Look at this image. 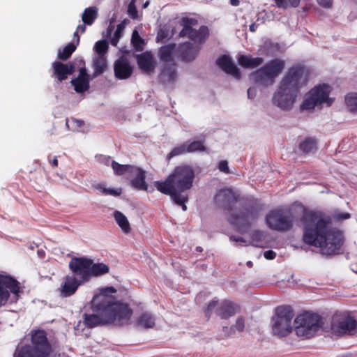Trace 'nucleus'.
Here are the masks:
<instances>
[{
	"instance_id": "f257e3e1",
	"label": "nucleus",
	"mask_w": 357,
	"mask_h": 357,
	"mask_svg": "<svg viewBox=\"0 0 357 357\" xmlns=\"http://www.w3.org/2000/svg\"><path fill=\"white\" fill-rule=\"evenodd\" d=\"M301 216L303 243L320 248L324 255L338 254L343 245L342 233L331 226L332 218L326 213L298 207Z\"/></svg>"
},
{
	"instance_id": "f03ea898",
	"label": "nucleus",
	"mask_w": 357,
	"mask_h": 357,
	"mask_svg": "<svg viewBox=\"0 0 357 357\" xmlns=\"http://www.w3.org/2000/svg\"><path fill=\"white\" fill-rule=\"evenodd\" d=\"M116 291L114 287H105L93 296L91 301V313L83 314L86 327L92 328L110 324L123 325L129 321L132 310L127 303L116 301Z\"/></svg>"
},
{
	"instance_id": "7ed1b4c3",
	"label": "nucleus",
	"mask_w": 357,
	"mask_h": 357,
	"mask_svg": "<svg viewBox=\"0 0 357 357\" xmlns=\"http://www.w3.org/2000/svg\"><path fill=\"white\" fill-rule=\"evenodd\" d=\"M309 69L303 64L290 66L273 96V103L283 110H290L294 105L301 88L306 85L310 77Z\"/></svg>"
},
{
	"instance_id": "20e7f679",
	"label": "nucleus",
	"mask_w": 357,
	"mask_h": 357,
	"mask_svg": "<svg viewBox=\"0 0 357 357\" xmlns=\"http://www.w3.org/2000/svg\"><path fill=\"white\" fill-rule=\"evenodd\" d=\"M195 171L186 164L175 167L165 181H154V187L164 195L184 193L193 185Z\"/></svg>"
},
{
	"instance_id": "39448f33",
	"label": "nucleus",
	"mask_w": 357,
	"mask_h": 357,
	"mask_svg": "<svg viewBox=\"0 0 357 357\" xmlns=\"http://www.w3.org/2000/svg\"><path fill=\"white\" fill-rule=\"evenodd\" d=\"M242 206L243 210L238 213H231L228 221L238 232L245 234L251 227L249 220H257L264 206L258 199L252 197L247 199Z\"/></svg>"
},
{
	"instance_id": "423d86ee",
	"label": "nucleus",
	"mask_w": 357,
	"mask_h": 357,
	"mask_svg": "<svg viewBox=\"0 0 357 357\" xmlns=\"http://www.w3.org/2000/svg\"><path fill=\"white\" fill-rule=\"evenodd\" d=\"M52 347L44 330L32 331L31 344H25L17 349L16 357H50Z\"/></svg>"
},
{
	"instance_id": "0eeeda50",
	"label": "nucleus",
	"mask_w": 357,
	"mask_h": 357,
	"mask_svg": "<svg viewBox=\"0 0 357 357\" xmlns=\"http://www.w3.org/2000/svg\"><path fill=\"white\" fill-rule=\"evenodd\" d=\"M297 210L294 207L277 208L271 210L265 217V222L268 228L279 232L290 231L294 226Z\"/></svg>"
},
{
	"instance_id": "6e6552de",
	"label": "nucleus",
	"mask_w": 357,
	"mask_h": 357,
	"mask_svg": "<svg viewBox=\"0 0 357 357\" xmlns=\"http://www.w3.org/2000/svg\"><path fill=\"white\" fill-rule=\"evenodd\" d=\"M284 65L283 60L272 59L262 67L251 73L250 79L259 86H271L274 84L276 77L282 73Z\"/></svg>"
},
{
	"instance_id": "1a4fd4ad",
	"label": "nucleus",
	"mask_w": 357,
	"mask_h": 357,
	"mask_svg": "<svg viewBox=\"0 0 357 357\" xmlns=\"http://www.w3.org/2000/svg\"><path fill=\"white\" fill-rule=\"evenodd\" d=\"M179 24L182 26L179 36L188 38L195 43L204 44L209 37L210 32L207 26L202 25L198 29L193 28L198 24V20L195 18L183 17L179 20Z\"/></svg>"
},
{
	"instance_id": "9d476101",
	"label": "nucleus",
	"mask_w": 357,
	"mask_h": 357,
	"mask_svg": "<svg viewBox=\"0 0 357 357\" xmlns=\"http://www.w3.org/2000/svg\"><path fill=\"white\" fill-rule=\"evenodd\" d=\"M331 91V86L326 84L314 86L307 94L301 105V109L310 110L324 103H326L327 106H331L333 102V100L329 98Z\"/></svg>"
},
{
	"instance_id": "9b49d317",
	"label": "nucleus",
	"mask_w": 357,
	"mask_h": 357,
	"mask_svg": "<svg viewBox=\"0 0 357 357\" xmlns=\"http://www.w3.org/2000/svg\"><path fill=\"white\" fill-rule=\"evenodd\" d=\"M294 316L290 306L281 305L275 309V317L272 327L274 335L286 337L292 331L291 321Z\"/></svg>"
},
{
	"instance_id": "f8f14e48",
	"label": "nucleus",
	"mask_w": 357,
	"mask_h": 357,
	"mask_svg": "<svg viewBox=\"0 0 357 357\" xmlns=\"http://www.w3.org/2000/svg\"><path fill=\"white\" fill-rule=\"evenodd\" d=\"M294 324L298 335L310 337L321 328V317L314 313L305 312L296 317Z\"/></svg>"
},
{
	"instance_id": "ddd939ff",
	"label": "nucleus",
	"mask_w": 357,
	"mask_h": 357,
	"mask_svg": "<svg viewBox=\"0 0 357 357\" xmlns=\"http://www.w3.org/2000/svg\"><path fill=\"white\" fill-rule=\"evenodd\" d=\"M240 199V195L230 188H223L217 191L213 197L215 204L229 213H235L234 207Z\"/></svg>"
},
{
	"instance_id": "4468645a",
	"label": "nucleus",
	"mask_w": 357,
	"mask_h": 357,
	"mask_svg": "<svg viewBox=\"0 0 357 357\" xmlns=\"http://www.w3.org/2000/svg\"><path fill=\"white\" fill-rule=\"evenodd\" d=\"M356 326V320L346 313H336L333 317L331 329L337 335L351 334Z\"/></svg>"
},
{
	"instance_id": "2eb2a0df",
	"label": "nucleus",
	"mask_w": 357,
	"mask_h": 357,
	"mask_svg": "<svg viewBox=\"0 0 357 357\" xmlns=\"http://www.w3.org/2000/svg\"><path fill=\"white\" fill-rule=\"evenodd\" d=\"M215 313L222 319H227L234 316L238 310V305L234 303L225 300L219 303L218 301H211L204 311L205 316L209 319L213 310Z\"/></svg>"
},
{
	"instance_id": "dca6fc26",
	"label": "nucleus",
	"mask_w": 357,
	"mask_h": 357,
	"mask_svg": "<svg viewBox=\"0 0 357 357\" xmlns=\"http://www.w3.org/2000/svg\"><path fill=\"white\" fill-rule=\"evenodd\" d=\"M92 259L86 257H73L69 262V268L76 278L82 283L90 280V266Z\"/></svg>"
},
{
	"instance_id": "f3484780",
	"label": "nucleus",
	"mask_w": 357,
	"mask_h": 357,
	"mask_svg": "<svg viewBox=\"0 0 357 357\" xmlns=\"http://www.w3.org/2000/svg\"><path fill=\"white\" fill-rule=\"evenodd\" d=\"M19 282L10 275L0 274V307L6 305L10 293L18 295L20 293Z\"/></svg>"
},
{
	"instance_id": "a211bd4d",
	"label": "nucleus",
	"mask_w": 357,
	"mask_h": 357,
	"mask_svg": "<svg viewBox=\"0 0 357 357\" xmlns=\"http://www.w3.org/2000/svg\"><path fill=\"white\" fill-rule=\"evenodd\" d=\"M114 72L116 79H126L132 75L133 68L126 57L121 56L114 63Z\"/></svg>"
},
{
	"instance_id": "6ab92c4d",
	"label": "nucleus",
	"mask_w": 357,
	"mask_h": 357,
	"mask_svg": "<svg viewBox=\"0 0 357 357\" xmlns=\"http://www.w3.org/2000/svg\"><path fill=\"white\" fill-rule=\"evenodd\" d=\"M53 75L59 82L66 80L68 75H73L75 72V66L71 63H63L61 61H54L52 63Z\"/></svg>"
},
{
	"instance_id": "aec40b11",
	"label": "nucleus",
	"mask_w": 357,
	"mask_h": 357,
	"mask_svg": "<svg viewBox=\"0 0 357 357\" xmlns=\"http://www.w3.org/2000/svg\"><path fill=\"white\" fill-rule=\"evenodd\" d=\"M82 284L75 275H66L59 288L60 295L62 297H69L73 295Z\"/></svg>"
},
{
	"instance_id": "412c9836",
	"label": "nucleus",
	"mask_w": 357,
	"mask_h": 357,
	"mask_svg": "<svg viewBox=\"0 0 357 357\" xmlns=\"http://www.w3.org/2000/svg\"><path fill=\"white\" fill-rule=\"evenodd\" d=\"M71 84L77 93H83L89 89L90 75L85 68H80L78 76L71 80Z\"/></svg>"
},
{
	"instance_id": "4be33fe9",
	"label": "nucleus",
	"mask_w": 357,
	"mask_h": 357,
	"mask_svg": "<svg viewBox=\"0 0 357 357\" xmlns=\"http://www.w3.org/2000/svg\"><path fill=\"white\" fill-rule=\"evenodd\" d=\"M217 65L226 73L231 75L236 79H239L241 77L240 70L234 63L228 55H222L216 61Z\"/></svg>"
},
{
	"instance_id": "5701e85b",
	"label": "nucleus",
	"mask_w": 357,
	"mask_h": 357,
	"mask_svg": "<svg viewBox=\"0 0 357 357\" xmlns=\"http://www.w3.org/2000/svg\"><path fill=\"white\" fill-rule=\"evenodd\" d=\"M137 61L139 68L146 74H151L154 72L155 63L152 54L145 52L137 55Z\"/></svg>"
},
{
	"instance_id": "b1692460",
	"label": "nucleus",
	"mask_w": 357,
	"mask_h": 357,
	"mask_svg": "<svg viewBox=\"0 0 357 357\" xmlns=\"http://www.w3.org/2000/svg\"><path fill=\"white\" fill-rule=\"evenodd\" d=\"M199 52V48L194 46L190 42H185L178 47L180 57L183 61H191L194 60Z\"/></svg>"
},
{
	"instance_id": "393cba45",
	"label": "nucleus",
	"mask_w": 357,
	"mask_h": 357,
	"mask_svg": "<svg viewBox=\"0 0 357 357\" xmlns=\"http://www.w3.org/2000/svg\"><path fill=\"white\" fill-rule=\"evenodd\" d=\"M130 176H134L130 181L131 185L134 188L144 191L148 190V184L145 181V172L142 169L135 167Z\"/></svg>"
},
{
	"instance_id": "a878e982",
	"label": "nucleus",
	"mask_w": 357,
	"mask_h": 357,
	"mask_svg": "<svg viewBox=\"0 0 357 357\" xmlns=\"http://www.w3.org/2000/svg\"><path fill=\"white\" fill-rule=\"evenodd\" d=\"M238 64L244 68H255L264 63L262 57H252L251 55L241 54L238 56Z\"/></svg>"
},
{
	"instance_id": "bb28decb",
	"label": "nucleus",
	"mask_w": 357,
	"mask_h": 357,
	"mask_svg": "<svg viewBox=\"0 0 357 357\" xmlns=\"http://www.w3.org/2000/svg\"><path fill=\"white\" fill-rule=\"evenodd\" d=\"M176 50V44L170 43L160 47L158 50L160 59L167 63H172L174 61V54Z\"/></svg>"
},
{
	"instance_id": "cd10ccee",
	"label": "nucleus",
	"mask_w": 357,
	"mask_h": 357,
	"mask_svg": "<svg viewBox=\"0 0 357 357\" xmlns=\"http://www.w3.org/2000/svg\"><path fill=\"white\" fill-rule=\"evenodd\" d=\"M245 320L243 316L238 317L235 324L231 327L228 328L227 326H224L222 328V331L225 333V337H228L235 334L236 331L239 333L243 332L245 328Z\"/></svg>"
},
{
	"instance_id": "c85d7f7f",
	"label": "nucleus",
	"mask_w": 357,
	"mask_h": 357,
	"mask_svg": "<svg viewBox=\"0 0 357 357\" xmlns=\"http://www.w3.org/2000/svg\"><path fill=\"white\" fill-rule=\"evenodd\" d=\"M298 148L303 153H313L317 150V140L315 137H306L299 143Z\"/></svg>"
},
{
	"instance_id": "c756f323",
	"label": "nucleus",
	"mask_w": 357,
	"mask_h": 357,
	"mask_svg": "<svg viewBox=\"0 0 357 357\" xmlns=\"http://www.w3.org/2000/svg\"><path fill=\"white\" fill-rule=\"evenodd\" d=\"M175 66V63H172L163 67L160 75V79L163 82H173L176 79V73Z\"/></svg>"
},
{
	"instance_id": "7c9ffc66",
	"label": "nucleus",
	"mask_w": 357,
	"mask_h": 357,
	"mask_svg": "<svg viewBox=\"0 0 357 357\" xmlns=\"http://www.w3.org/2000/svg\"><path fill=\"white\" fill-rule=\"evenodd\" d=\"M135 167L131 165H121L116 161H112V167L114 174L118 176L128 174L130 176Z\"/></svg>"
},
{
	"instance_id": "2f4dec72",
	"label": "nucleus",
	"mask_w": 357,
	"mask_h": 357,
	"mask_svg": "<svg viewBox=\"0 0 357 357\" xmlns=\"http://www.w3.org/2000/svg\"><path fill=\"white\" fill-rule=\"evenodd\" d=\"M114 218L118 225L125 234L130 232L131 228L130 223L123 213L119 211H115L114 212Z\"/></svg>"
},
{
	"instance_id": "473e14b6",
	"label": "nucleus",
	"mask_w": 357,
	"mask_h": 357,
	"mask_svg": "<svg viewBox=\"0 0 357 357\" xmlns=\"http://www.w3.org/2000/svg\"><path fill=\"white\" fill-rule=\"evenodd\" d=\"M109 272V266L104 263H93L90 266V278L91 277H98Z\"/></svg>"
},
{
	"instance_id": "72a5a7b5",
	"label": "nucleus",
	"mask_w": 357,
	"mask_h": 357,
	"mask_svg": "<svg viewBox=\"0 0 357 357\" xmlns=\"http://www.w3.org/2000/svg\"><path fill=\"white\" fill-rule=\"evenodd\" d=\"M97 17V8L96 7H89L84 9L82 16V20L85 24L91 26L93 24Z\"/></svg>"
},
{
	"instance_id": "f704fd0d",
	"label": "nucleus",
	"mask_w": 357,
	"mask_h": 357,
	"mask_svg": "<svg viewBox=\"0 0 357 357\" xmlns=\"http://www.w3.org/2000/svg\"><path fill=\"white\" fill-rule=\"evenodd\" d=\"M137 323L145 328H151L155 326V318L151 313L144 312L138 317Z\"/></svg>"
},
{
	"instance_id": "c9c22d12",
	"label": "nucleus",
	"mask_w": 357,
	"mask_h": 357,
	"mask_svg": "<svg viewBox=\"0 0 357 357\" xmlns=\"http://www.w3.org/2000/svg\"><path fill=\"white\" fill-rule=\"evenodd\" d=\"M94 72L93 76H98L102 74L107 68V61L105 56H98L93 61Z\"/></svg>"
},
{
	"instance_id": "e433bc0d",
	"label": "nucleus",
	"mask_w": 357,
	"mask_h": 357,
	"mask_svg": "<svg viewBox=\"0 0 357 357\" xmlns=\"http://www.w3.org/2000/svg\"><path fill=\"white\" fill-rule=\"evenodd\" d=\"M76 45L73 43H68L62 50H59L57 57L60 60L66 61L68 59L72 54L75 51Z\"/></svg>"
},
{
	"instance_id": "4c0bfd02",
	"label": "nucleus",
	"mask_w": 357,
	"mask_h": 357,
	"mask_svg": "<svg viewBox=\"0 0 357 357\" xmlns=\"http://www.w3.org/2000/svg\"><path fill=\"white\" fill-rule=\"evenodd\" d=\"M204 142V141L185 142L188 153L205 151L206 148Z\"/></svg>"
},
{
	"instance_id": "58836bf2",
	"label": "nucleus",
	"mask_w": 357,
	"mask_h": 357,
	"mask_svg": "<svg viewBox=\"0 0 357 357\" xmlns=\"http://www.w3.org/2000/svg\"><path fill=\"white\" fill-rule=\"evenodd\" d=\"M131 43L136 51H142L144 49V40L139 36L137 30H134L132 33Z\"/></svg>"
},
{
	"instance_id": "ea45409f",
	"label": "nucleus",
	"mask_w": 357,
	"mask_h": 357,
	"mask_svg": "<svg viewBox=\"0 0 357 357\" xmlns=\"http://www.w3.org/2000/svg\"><path fill=\"white\" fill-rule=\"evenodd\" d=\"M93 49L98 56H105L109 50L108 42L106 40H98L96 43Z\"/></svg>"
},
{
	"instance_id": "a19ab883",
	"label": "nucleus",
	"mask_w": 357,
	"mask_h": 357,
	"mask_svg": "<svg viewBox=\"0 0 357 357\" xmlns=\"http://www.w3.org/2000/svg\"><path fill=\"white\" fill-rule=\"evenodd\" d=\"M127 24V20H123L120 24L117 25L116 29L114 33L113 37L111 38L110 43L113 46H116L121 37L122 35V32L123 31L126 25Z\"/></svg>"
},
{
	"instance_id": "79ce46f5",
	"label": "nucleus",
	"mask_w": 357,
	"mask_h": 357,
	"mask_svg": "<svg viewBox=\"0 0 357 357\" xmlns=\"http://www.w3.org/2000/svg\"><path fill=\"white\" fill-rule=\"evenodd\" d=\"M172 199L176 203L177 205L181 206L183 211L187 210V206L185 205V202L188 201V197L187 195H183V193L174 194V195H169Z\"/></svg>"
},
{
	"instance_id": "37998d69",
	"label": "nucleus",
	"mask_w": 357,
	"mask_h": 357,
	"mask_svg": "<svg viewBox=\"0 0 357 357\" xmlns=\"http://www.w3.org/2000/svg\"><path fill=\"white\" fill-rule=\"evenodd\" d=\"M345 102L349 110L357 111V93H350L346 95Z\"/></svg>"
},
{
	"instance_id": "c03bdc74",
	"label": "nucleus",
	"mask_w": 357,
	"mask_h": 357,
	"mask_svg": "<svg viewBox=\"0 0 357 357\" xmlns=\"http://www.w3.org/2000/svg\"><path fill=\"white\" fill-rule=\"evenodd\" d=\"M186 153H188L187 143L184 142V143L180 144L179 146L174 147L170 151V153L167 155V159L170 160L171 158H172L175 156L183 155V154H186Z\"/></svg>"
},
{
	"instance_id": "a18cd8bd",
	"label": "nucleus",
	"mask_w": 357,
	"mask_h": 357,
	"mask_svg": "<svg viewBox=\"0 0 357 357\" xmlns=\"http://www.w3.org/2000/svg\"><path fill=\"white\" fill-rule=\"evenodd\" d=\"M98 189L102 190V192L104 195H109L112 196H119L121 194V189H114V188H106L103 187L101 184L98 185Z\"/></svg>"
},
{
	"instance_id": "49530a36",
	"label": "nucleus",
	"mask_w": 357,
	"mask_h": 357,
	"mask_svg": "<svg viewBox=\"0 0 357 357\" xmlns=\"http://www.w3.org/2000/svg\"><path fill=\"white\" fill-rule=\"evenodd\" d=\"M128 13L129 16L133 20H135L138 17V11L135 6V0H131L129 3L128 7Z\"/></svg>"
},
{
	"instance_id": "de8ad7c7",
	"label": "nucleus",
	"mask_w": 357,
	"mask_h": 357,
	"mask_svg": "<svg viewBox=\"0 0 357 357\" xmlns=\"http://www.w3.org/2000/svg\"><path fill=\"white\" fill-rule=\"evenodd\" d=\"M71 122L75 126V128H70V126H69V121L68 119H66V126L68 128V130H75L76 129L79 128H82L84 125V121L82 120H80V119H74L73 118L71 119Z\"/></svg>"
},
{
	"instance_id": "09e8293b",
	"label": "nucleus",
	"mask_w": 357,
	"mask_h": 357,
	"mask_svg": "<svg viewBox=\"0 0 357 357\" xmlns=\"http://www.w3.org/2000/svg\"><path fill=\"white\" fill-rule=\"evenodd\" d=\"M351 217L350 213L347 212H335L333 214V218L337 221L349 219Z\"/></svg>"
},
{
	"instance_id": "8fccbe9b",
	"label": "nucleus",
	"mask_w": 357,
	"mask_h": 357,
	"mask_svg": "<svg viewBox=\"0 0 357 357\" xmlns=\"http://www.w3.org/2000/svg\"><path fill=\"white\" fill-rule=\"evenodd\" d=\"M96 158L100 163H103L106 165H109V164L112 165V161H113L111 157L106 156L104 155H100L98 156H96Z\"/></svg>"
},
{
	"instance_id": "3c124183",
	"label": "nucleus",
	"mask_w": 357,
	"mask_h": 357,
	"mask_svg": "<svg viewBox=\"0 0 357 357\" xmlns=\"http://www.w3.org/2000/svg\"><path fill=\"white\" fill-rule=\"evenodd\" d=\"M218 169L220 172L224 173H229V169L227 160H221L218 164Z\"/></svg>"
},
{
	"instance_id": "603ef678",
	"label": "nucleus",
	"mask_w": 357,
	"mask_h": 357,
	"mask_svg": "<svg viewBox=\"0 0 357 357\" xmlns=\"http://www.w3.org/2000/svg\"><path fill=\"white\" fill-rule=\"evenodd\" d=\"M262 236V233L259 230H255L252 234V240L254 243L258 242L261 240Z\"/></svg>"
},
{
	"instance_id": "864d4df0",
	"label": "nucleus",
	"mask_w": 357,
	"mask_h": 357,
	"mask_svg": "<svg viewBox=\"0 0 357 357\" xmlns=\"http://www.w3.org/2000/svg\"><path fill=\"white\" fill-rule=\"evenodd\" d=\"M319 5L324 8H331L333 4V0H317Z\"/></svg>"
},
{
	"instance_id": "5fc2aeb1",
	"label": "nucleus",
	"mask_w": 357,
	"mask_h": 357,
	"mask_svg": "<svg viewBox=\"0 0 357 357\" xmlns=\"http://www.w3.org/2000/svg\"><path fill=\"white\" fill-rule=\"evenodd\" d=\"M264 257L266 259H273L276 257V254L273 250H267L264 252Z\"/></svg>"
},
{
	"instance_id": "6e6d98bb",
	"label": "nucleus",
	"mask_w": 357,
	"mask_h": 357,
	"mask_svg": "<svg viewBox=\"0 0 357 357\" xmlns=\"http://www.w3.org/2000/svg\"><path fill=\"white\" fill-rule=\"evenodd\" d=\"M275 2L278 8H287L288 7L287 0H275Z\"/></svg>"
},
{
	"instance_id": "4d7b16f0",
	"label": "nucleus",
	"mask_w": 357,
	"mask_h": 357,
	"mask_svg": "<svg viewBox=\"0 0 357 357\" xmlns=\"http://www.w3.org/2000/svg\"><path fill=\"white\" fill-rule=\"evenodd\" d=\"M230 241L246 243V241L243 237H236L235 236H231L229 237Z\"/></svg>"
},
{
	"instance_id": "13d9d810",
	"label": "nucleus",
	"mask_w": 357,
	"mask_h": 357,
	"mask_svg": "<svg viewBox=\"0 0 357 357\" xmlns=\"http://www.w3.org/2000/svg\"><path fill=\"white\" fill-rule=\"evenodd\" d=\"M288 6L297 7L300 4V0H287Z\"/></svg>"
},
{
	"instance_id": "bf43d9fd",
	"label": "nucleus",
	"mask_w": 357,
	"mask_h": 357,
	"mask_svg": "<svg viewBox=\"0 0 357 357\" xmlns=\"http://www.w3.org/2000/svg\"><path fill=\"white\" fill-rule=\"evenodd\" d=\"M86 25L84 23L83 24H79L77 27V31L80 33L81 34L84 33L86 31Z\"/></svg>"
},
{
	"instance_id": "052dcab7",
	"label": "nucleus",
	"mask_w": 357,
	"mask_h": 357,
	"mask_svg": "<svg viewBox=\"0 0 357 357\" xmlns=\"http://www.w3.org/2000/svg\"><path fill=\"white\" fill-rule=\"evenodd\" d=\"M49 162L52 167H56L58 166V160L56 157H54L52 159L49 158Z\"/></svg>"
},
{
	"instance_id": "680f3d73",
	"label": "nucleus",
	"mask_w": 357,
	"mask_h": 357,
	"mask_svg": "<svg viewBox=\"0 0 357 357\" xmlns=\"http://www.w3.org/2000/svg\"><path fill=\"white\" fill-rule=\"evenodd\" d=\"M248 96L249 98H253L255 96V89L254 88H249L248 89Z\"/></svg>"
},
{
	"instance_id": "e2e57ef3",
	"label": "nucleus",
	"mask_w": 357,
	"mask_h": 357,
	"mask_svg": "<svg viewBox=\"0 0 357 357\" xmlns=\"http://www.w3.org/2000/svg\"><path fill=\"white\" fill-rule=\"evenodd\" d=\"M113 30H114V26L112 25H109L107 29V36H111Z\"/></svg>"
},
{
	"instance_id": "0e129e2a",
	"label": "nucleus",
	"mask_w": 357,
	"mask_h": 357,
	"mask_svg": "<svg viewBox=\"0 0 357 357\" xmlns=\"http://www.w3.org/2000/svg\"><path fill=\"white\" fill-rule=\"evenodd\" d=\"M257 28V25L255 23H252L250 25V31L251 32H255Z\"/></svg>"
},
{
	"instance_id": "69168bd1",
	"label": "nucleus",
	"mask_w": 357,
	"mask_h": 357,
	"mask_svg": "<svg viewBox=\"0 0 357 357\" xmlns=\"http://www.w3.org/2000/svg\"><path fill=\"white\" fill-rule=\"evenodd\" d=\"M229 3L233 6H238L240 4V1L239 0H230Z\"/></svg>"
},
{
	"instance_id": "338daca9",
	"label": "nucleus",
	"mask_w": 357,
	"mask_h": 357,
	"mask_svg": "<svg viewBox=\"0 0 357 357\" xmlns=\"http://www.w3.org/2000/svg\"><path fill=\"white\" fill-rule=\"evenodd\" d=\"M78 33H79L77 31L74 33V38H76V39H77V45L79 44V39H80Z\"/></svg>"
},
{
	"instance_id": "774afa93",
	"label": "nucleus",
	"mask_w": 357,
	"mask_h": 357,
	"mask_svg": "<svg viewBox=\"0 0 357 357\" xmlns=\"http://www.w3.org/2000/svg\"><path fill=\"white\" fill-rule=\"evenodd\" d=\"M247 264H248V266H252V261H248Z\"/></svg>"
}]
</instances>
